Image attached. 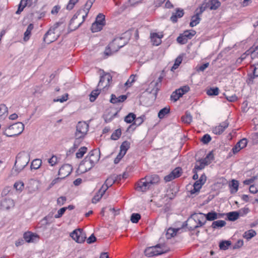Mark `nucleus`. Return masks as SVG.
Wrapping results in <instances>:
<instances>
[{
    "mask_svg": "<svg viewBox=\"0 0 258 258\" xmlns=\"http://www.w3.org/2000/svg\"><path fill=\"white\" fill-rule=\"evenodd\" d=\"M80 18V15H79V16H78L77 18L75 19L74 22H73V23L72 22V20H73V19L74 18V16L73 17V18L71 20L70 23V24H69V28L71 31L75 30L76 29L78 28L82 25V24H79L77 22H79V21H80L81 20Z\"/></svg>",
    "mask_w": 258,
    "mask_h": 258,
    "instance_id": "23",
    "label": "nucleus"
},
{
    "mask_svg": "<svg viewBox=\"0 0 258 258\" xmlns=\"http://www.w3.org/2000/svg\"><path fill=\"white\" fill-rule=\"evenodd\" d=\"M136 118V115L133 113H130L124 118V121L127 123H132Z\"/></svg>",
    "mask_w": 258,
    "mask_h": 258,
    "instance_id": "48",
    "label": "nucleus"
},
{
    "mask_svg": "<svg viewBox=\"0 0 258 258\" xmlns=\"http://www.w3.org/2000/svg\"><path fill=\"white\" fill-rule=\"evenodd\" d=\"M99 94H100V91L99 89H97V90L92 91L90 95V101L91 102L94 101Z\"/></svg>",
    "mask_w": 258,
    "mask_h": 258,
    "instance_id": "45",
    "label": "nucleus"
},
{
    "mask_svg": "<svg viewBox=\"0 0 258 258\" xmlns=\"http://www.w3.org/2000/svg\"><path fill=\"white\" fill-rule=\"evenodd\" d=\"M73 170L72 166L69 164H63L59 169L58 174L64 179L69 176Z\"/></svg>",
    "mask_w": 258,
    "mask_h": 258,
    "instance_id": "14",
    "label": "nucleus"
},
{
    "mask_svg": "<svg viewBox=\"0 0 258 258\" xmlns=\"http://www.w3.org/2000/svg\"><path fill=\"white\" fill-rule=\"evenodd\" d=\"M107 190V187L105 186V185H102L101 187L99 189L97 193H96L95 196L92 199V203H96L98 202L101 199Z\"/></svg>",
    "mask_w": 258,
    "mask_h": 258,
    "instance_id": "20",
    "label": "nucleus"
},
{
    "mask_svg": "<svg viewBox=\"0 0 258 258\" xmlns=\"http://www.w3.org/2000/svg\"><path fill=\"white\" fill-rule=\"evenodd\" d=\"M14 206V202L11 199L5 198L1 203V209L3 210H9Z\"/></svg>",
    "mask_w": 258,
    "mask_h": 258,
    "instance_id": "19",
    "label": "nucleus"
},
{
    "mask_svg": "<svg viewBox=\"0 0 258 258\" xmlns=\"http://www.w3.org/2000/svg\"><path fill=\"white\" fill-rule=\"evenodd\" d=\"M116 181V179L115 178L114 174L111 175L106 179L104 183L102 185H105L107 187L108 189L109 187L111 186Z\"/></svg>",
    "mask_w": 258,
    "mask_h": 258,
    "instance_id": "29",
    "label": "nucleus"
},
{
    "mask_svg": "<svg viewBox=\"0 0 258 258\" xmlns=\"http://www.w3.org/2000/svg\"><path fill=\"white\" fill-rule=\"evenodd\" d=\"M211 141V137L208 134L205 135L201 139V141L205 144L209 143Z\"/></svg>",
    "mask_w": 258,
    "mask_h": 258,
    "instance_id": "62",
    "label": "nucleus"
},
{
    "mask_svg": "<svg viewBox=\"0 0 258 258\" xmlns=\"http://www.w3.org/2000/svg\"><path fill=\"white\" fill-rule=\"evenodd\" d=\"M151 188L150 184L145 177L138 182L136 189L138 191L145 192Z\"/></svg>",
    "mask_w": 258,
    "mask_h": 258,
    "instance_id": "13",
    "label": "nucleus"
},
{
    "mask_svg": "<svg viewBox=\"0 0 258 258\" xmlns=\"http://www.w3.org/2000/svg\"><path fill=\"white\" fill-rule=\"evenodd\" d=\"M256 235V232L254 230L251 229L246 231L244 233L243 237L247 239H250Z\"/></svg>",
    "mask_w": 258,
    "mask_h": 258,
    "instance_id": "41",
    "label": "nucleus"
},
{
    "mask_svg": "<svg viewBox=\"0 0 258 258\" xmlns=\"http://www.w3.org/2000/svg\"><path fill=\"white\" fill-rule=\"evenodd\" d=\"M34 28L33 25L32 24H30L27 28L26 31L24 33V40L25 41H28L30 37L31 31L33 30Z\"/></svg>",
    "mask_w": 258,
    "mask_h": 258,
    "instance_id": "31",
    "label": "nucleus"
},
{
    "mask_svg": "<svg viewBox=\"0 0 258 258\" xmlns=\"http://www.w3.org/2000/svg\"><path fill=\"white\" fill-rule=\"evenodd\" d=\"M189 87L188 86L186 85L182 86L180 87V88L176 89V90L179 93V94H181V96H182L183 95L185 94L186 93L188 92L189 91Z\"/></svg>",
    "mask_w": 258,
    "mask_h": 258,
    "instance_id": "47",
    "label": "nucleus"
},
{
    "mask_svg": "<svg viewBox=\"0 0 258 258\" xmlns=\"http://www.w3.org/2000/svg\"><path fill=\"white\" fill-rule=\"evenodd\" d=\"M130 147V143L127 141H125L122 142L121 146H120V155H125L126 151Z\"/></svg>",
    "mask_w": 258,
    "mask_h": 258,
    "instance_id": "25",
    "label": "nucleus"
},
{
    "mask_svg": "<svg viewBox=\"0 0 258 258\" xmlns=\"http://www.w3.org/2000/svg\"><path fill=\"white\" fill-rule=\"evenodd\" d=\"M89 125L85 122L80 121L76 126L75 138L77 139L83 138L88 131Z\"/></svg>",
    "mask_w": 258,
    "mask_h": 258,
    "instance_id": "8",
    "label": "nucleus"
},
{
    "mask_svg": "<svg viewBox=\"0 0 258 258\" xmlns=\"http://www.w3.org/2000/svg\"><path fill=\"white\" fill-rule=\"evenodd\" d=\"M61 24L59 22L54 24L44 35L43 41L49 44L56 40L60 35L61 30L59 29V26Z\"/></svg>",
    "mask_w": 258,
    "mask_h": 258,
    "instance_id": "2",
    "label": "nucleus"
},
{
    "mask_svg": "<svg viewBox=\"0 0 258 258\" xmlns=\"http://www.w3.org/2000/svg\"><path fill=\"white\" fill-rule=\"evenodd\" d=\"M121 135V131L120 129L116 130L112 134L111 139L112 140H117L119 138Z\"/></svg>",
    "mask_w": 258,
    "mask_h": 258,
    "instance_id": "46",
    "label": "nucleus"
},
{
    "mask_svg": "<svg viewBox=\"0 0 258 258\" xmlns=\"http://www.w3.org/2000/svg\"><path fill=\"white\" fill-rule=\"evenodd\" d=\"M24 0H21L20 3L19 5L18 9L16 12V14H20L24 10V9L26 7V3L23 5V3H24Z\"/></svg>",
    "mask_w": 258,
    "mask_h": 258,
    "instance_id": "59",
    "label": "nucleus"
},
{
    "mask_svg": "<svg viewBox=\"0 0 258 258\" xmlns=\"http://www.w3.org/2000/svg\"><path fill=\"white\" fill-rule=\"evenodd\" d=\"M104 26L102 25V24L97 23L94 22L91 26V30L92 32H96L101 31Z\"/></svg>",
    "mask_w": 258,
    "mask_h": 258,
    "instance_id": "36",
    "label": "nucleus"
},
{
    "mask_svg": "<svg viewBox=\"0 0 258 258\" xmlns=\"http://www.w3.org/2000/svg\"><path fill=\"white\" fill-rule=\"evenodd\" d=\"M226 223L224 220H218L216 221H214L212 224V227L214 229L222 227L226 225Z\"/></svg>",
    "mask_w": 258,
    "mask_h": 258,
    "instance_id": "37",
    "label": "nucleus"
},
{
    "mask_svg": "<svg viewBox=\"0 0 258 258\" xmlns=\"http://www.w3.org/2000/svg\"><path fill=\"white\" fill-rule=\"evenodd\" d=\"M146 179L149 182L151 187L155 184H157L159 182L160 178L158 175L154 174L149 176H145Z\"/></svg>",
    "mask_w": 258,
    "mask_h": 258,
    "instance_id": "21",
    "label": "nucleus"
},
{
    "mask_svg": "<svg viewBox=\"0 0 258 258\" xmlns=\"http://www.w3.org/2000/svg\"><path fill=\"white\" fill-rule=\"evenodd\" d=\"M229 124V123L228 120H225L220 123L218 125L214 127L212 132L215 135H220L228 127Z\"/></svg>",
    "mask_w": 258,
    "mask_h": 258,
    "instance_id": "15",
    "label": "nucleus"
},
{
    "mask_svg": "<svg viewBox=\"0 0 258 258\" xmlns=\"http://www.w3.org/2000/svg\"><path fill=\"white\" fill-rule=\"evenodd\" d=\"M206 223L204 214L202 213L192 214L187 221L186 225L190 230L201 227Z\"/></svg>",
    "mask_w": 258,
    "mask_h": 258,
    "instance_id": "1",
    "label": "nucleus"
},
{
    "mask_svg": "<svg viewBox=\"0 0 258 258\" xmlns=\"http://www.w3.org/2000/svg\"><path fill=\"white\" fill-rule=\"evenodd\" d=\"M24 129V125L21 122H16L6 128H3V134L7 137H11L21 134Z\"/></svg>",
    "mask_w": 258,
    "mask_h": 258,
    "instance_id": "4",
    "label": "nucleus"
},
{
    "mask_svg": "<svg viewBox=\"0 0 258 258\" xmlns=\"http://www.w3.org/2000/svg\"><path fill=\"white\" fill-rule=\"evenodd\" d=\"M97 23L102 24V25H105V16L102 14H99L96 17L95 21Z\"/></svg>",
    "mask_w": 258,
    "mask_h": 258,
    "instance_id": "42",
    "label": "nucleus"
},
{
    "mask_svg": "<svg viewBox=\"0 0 258 258\" xmlns=\"http://www.w3.org/2000/svg\"><path fill=\"white\" fill-rule=\"evenodd\" d=\"M94 165H95L92 163L90 160L86 157L80 164L78 169L81 172L85 173L90 170Z\"/></svg>",
    "mask_w": 258,
    "mask_h": 258,
    "instance_id": "11",
    "label": "nucleus"
},
{
    "mask_svg": "<svg viewBox=\"0 0 258 258\" xmlns=\"http://www.w3.org/2000/svg\"><path fill=\"white\" fill-rule=\"evenodd\" d=\"M240 213L238 212L234 211L227 213L228 219L231 221L236 220L239 217Z\"/></svg>",
    "mask_w": 258,
    "mask_h": 258,
    "instance_id": "30",
    "label": "nucleus"
},
{
    "mask_svg": "<svg viewBox=\"0 0 258 258\" xmlns=\"http://www.w3.org/2000/svg\"><path fill=\"white\" fill-rule=\"evenodd\" d=\"M192 116L188 112H186L185 115L181 117L182 121L187 124H189L192 121Z\"/></svg>",
    "mask_w": 258,
    "mask_h": 258,
    "instance_id": "35",
    "label": "nucleus"
},
{
    "mask_svg": "<svg viewBox=\"0 0 258 258\" xmlns=\"http://www.w3.org/2000/svg\"><path fill=\"white\" fill-rule=\"evenodd\" d=\"M25 240L27 242H33L35 239L38 238V236L36 234L28 232L25 233L23 236Z\"/></svg>",
    "mask_w": 258,
    "mask_h": 258,
    "instance_id": "24",
    "label": "nucleus"
},
{
    "mask_svg": "<svg viewBox=\"0 0 258 258\" xmlns=\"http://www.w3.org/2000/svg\"><path fill=\"white\" fill-rule=\"evenodd\" d=\"M182 61V57L180 56L177 57L175 61L174 64H173V67H172L171 70L173 71L174 70L176 69L178 66L180 65Z\"/></svg>",
    "mask_w": 258,
    "mask_h": 258,
    "instance_id": "57",
    "label": "nucleus"
},
{
    "mask_svg": "<svg viewBox=\"0 0 258 258\" xmlns=\"http://www.w3.org/2000/svg\"><path fill=\"white\" fill-rule=\"evenodd\" d=\"M207 8H208V7L207 5H206L205 1H204L203 4L199 8V11L198 12H197V13L200 15Z\"/></svg>",
    "mask_w": 258,
    "mask_h": 258,
    "instance_id": "63",
    "label": "nucleus"
},
{
    "mask_svg": "<svg viewBox=\"0 0 258 258\" xmlns=\"http://www.w3.org/2000/svg\"><path fill=\"white\" fill-rule=\"evenodd\" d=\"M181 97H182L181 94H179L176 90H175L172 93L170 98L171 100L175 102Z\"/></svg>",
    "mask_w": 258,
    "mask_h": 258,
    "instance_id": "55",
    "label": "nucleus"
},
{
    "mask_svg": "<svg viewBox=\"0 0 258 258\" xmlns=\"http://www.w3.org/2000/svg\"><path fill=\"white\" fill-rule=\"evenodd\" d=\"M95 1V0H88L84 5V8L78 11L74 15V18L72 22H74L75 19L77 18L78 16L80 15V18L81 20L77 22L79 24H82L85 21L86 18L87 17L89 10L91 9L93 4L94 3Z\"/></svg>",
    "mask_w": 258,
    "mask_h": 258,
    "instance_id": "5",
    "label": "nucleus"
},
{
    "mask_svg": "<svg viewBox=\"0 0 258 258\" xmlns=\"http://www.w3.org/2000/svg\"><path fill=\"white\" fill-rule=\"evenodd\" d=\"M170 110V107L167 106L161 109L158 112V117L160 119L163 118L166 115L169 113Z\"/></svg>",
    "mask_w": 258,
    "mask_h": 258,
    "instance_id": "33",
    "label": "nucleus"
},
{
    "mask_svg": "<svg viewBox=\"0 0 258 258\" xmlns=\"http://www.w3.org/2000/svg\"><path fill=\"white\" fill-rule=\"evenodd\" d=\"M200 16V15L199 14L196 13L195 15L191 17V22L189 24L190 27H193L200 23L201 20Z\"/></svg>",
    "mask_w": 258,
    "mask_h": 258,
    "instance_id": "32",
    "label": "nucleus"
},
{
    "mask_svg": "<svg viewBox=\"0 0 258 258\" xmlns=\"http://www.w3.org/2000/svg\"><path fill=\"white\" fill-rule=\"evenodd\" d=\"M151 39L153 45L158 46L161 43V37L156 33L151 34Z\"/></svg>",
    "mask_w": 258,
    "mask_h": 258,
    "instance_id": "27",
    "label": "nucleus"
},
{
    "mask_svg": "<svg viewBox=\"0 0 258 258\" xmlns=\"http://www.w3.org/2000/svg\"><path fill=\"white\" fill-rule=\"evenodd\" d=\"M122 40L121 38H115L108 46L104 51V54L106 55L109 56L112 54L113 53L117 52L119 48L124 46V44H121L119 45V41Z\"/></svg>",
    "mask_w": 258,
    "mask_h": 258,
    "instance_id": "7",
    "label": "nucleus"
},
{
    "mask_svg": "<svg viewBox=\"0 0 258 258\" xmlns=\"http://www.w3.org/2000/svg\"><path fill=\"white\" fill-rule=\"evenodd\" d=\"M24 183L21 181L16 182L14 185V187L16 188V189L20 191H22L24 188Z\"/></svg>",
    "mask_w": 258,
    "mask_h": 258,
    "instance_id": "50",
    "label": "nucleus"
},
{
    "mask_svg": "<svg viewBox=\"0 0 258 258\" xmlns=\"http://www.w3.org/2000/svg\"><path fill=\"white\" fill-rule=\"evenodd\" d=\"M176 40L177 42L180 44H185L188 41L183 33L180 34V35L177 38Z\"/></svg>",
    "mask_w": 258,
    "mask_h": 258,
    "instance_id": "44",
    "label": "nucleus"
},
{
    "mask_svg": "<svg viewBox=\"0 0 258 258\" xmlns=\"http://www.w3.org/2000/svg\"><path fill=\"white\" fill-rule=\"evenodd\" d=\"M141 219V215L138 213H133L131 216V221L133 223H137Z\"/></svg>",
    "mask_w": 258,
    "mask_h": 258,
    "instance_id": "49",
    "label": "nucleus"
},
{
    "mask_svg": "<svg viewBox=\"0 0 258 258\" xmlns=\"http://www.w3.org/2000/svg\"><path fill=\"white\" fill-rule=\"evenodd\" d=\"M205 166L204 164H203L201 162L197 161L194 168L192 170V172L198 171V170H202L205 168Z\"/></svg>",
    "mask_w": 258,
    "mask_h": 258,
    "instance_id": "51",
    "label": "nucleus"
},
{
    "mask_svg": "<svg viewBox=\"0 0 258 258\" xmlns=\"http://www.w3.org/2000/svg\"><path fill=\"white\" fill-rule=\"evenodd\" d=\"M219 89L218 87L211 88L207 91V94L209 96H216L219 94Z\"/></svg>",
    "mask_w": 258,
    "mask_h": 258,
    "instance_id": "40",
    "label": "nucleus"
},
{
    "mask_svg": "<svg viewBox=\"0 0 258 258\" xmlns=\"http://www.w3.org/2000/svg\"><path fill=\"white\" fill-rule=\"evenodd\" d=\"M100 151L97 149L91 151L86 156L92 163L95 165L100 159Z\"/></svg>",
    "mask_w": 258,
    "mask_h": 258,
    "instance_id": "17",
    "label": "nucleus"
},
{
    "mask_svg": "<svg viewBox=\"0 0 258 258\" xmlns=\"http://www.w3.org/2000/svg\"><path fill=\"white\" fill-rule=\"evenodd\" d=\"M136 75H132L128 80L125 83V85L127 86H131L133 83L135 81V78Z\"/></svg>",
    "mask_w": 258,
    "mask_h": 258,
    "instance_id": "61",
    "label": "nucleus"
},
{
    "mask_svg": "<svg viewBox=\"0 0 258 258\" xmlns=\"http://www.w3.org/2000/svg\"><path fill=\"white\" fill-rule=\"evenodd\" d=\"M168 251L164 244H158L155 246L147 247L145 250V255L152 257L155 255H160Z\"/></svg>",
    "mask_w": 258,
    "mask_h": 258,
    "instance_id": "6",
    "label": "nucleus"
},
{
    "mask_svg": "<svg viewBox=\"0 0 258 258\" xmlns=\"http://www.w3.org/2000/svg\"><path fill=\"white\" fill-rule=\"evenodd\" d=\"M41 163L42 162L40 159H34L32 161L31 163V169H37L40 167Z\"/></svg>",
    "mask_w": 258,
    "mask_h": 258,
    "instance_id": "38",
    "label": "nucleus"
},
{
    "mask_svg": "<svg viewBox=\"0 0 258 258\" xmlns=\"http://www.w3.org/2000/svg\"><path fill=\"white\" fill-rule=\"evenodd\" d=\"M182 173V169L180 167L175 168L172 172L171 173L174 175V177L177 178L181 175Z\"/></svg>",
    "mask_w": 258,
    "mask_h": 258,
    "instance_id": "52",
    "label": "nucleus"
},
{
    "mask_svg": "<svg viewBox=\"0 0 258 258\" xmlns=\"http://www.w3.org/2000/svg\"><path fill=\"white\" fill-rule=\"evenodd\" d=\"M66 210H67V208H65L64 207H63V208L60 209L57 211V214L55 215L54 217L55 218H59L61 217Z\"/></svg>",
    "mask_w": 258,
    "mask_h": 258,
    "instance_id": "64",
    "label": "nucleus"
},
{
    "mask_svg": "<svg viewBox=\"0 0 258 258\" xmlns=\"http://www.w3.org/2000/svg\"><path fill=\"white\" fill-rule=\"evenodd\" d=\"M30 161L29 155L28 153L23 151L19 153L15 163L14 169L17 172H20L28 164Z\"/></svg>",
    "mask_w": 258,
    "mask_h": 258,
    "instance_id": "3",
    "label": "nucleus"
},
{
    "mask_svg": "<svg viewBox=\"0 0 258 258\" xmlns=\"http://www.w3.org/2000/svg\"><path fill=\"white\" fill-rule=\"evenodd\" d=\"M163 75H160L156 81H152L149 85V88L147 89V91L150 93H153L156 96L161 85V82L163 80Z\"/></svg>",
    "mask_w": 258,
    "mask_h": 258,
    "instance_id": "9",
    "label": "nucleus"
},
{
    "mask_svg": "<svg viewBox=\"0 0 258 258\" xmlns=\"http://www.w3.org/2000/svg\"><path fill=\"white\" fill-rule=\"evenodd\" d=\"M205 1L208 8L211 10L217 9L221 5L219 0H205Z\"/></svg>",
    "mask_w": 258,
    "mask_h": 258,
    "instance_id": "22",
    "label": "nucleus"
},
{
    "mask_svg": "<svg viewBox=\"0 0 258 258\" xmlns=\"http://www.w3.org/2000/svg\"><path fill=\"white\" fill-rule=\"evenodd\" d=\"M204 215L206 221H213L219 218L218 214L214 211L209 212L207 214H204Z\"/></svg>",
    "mask_w": 258,
    "mask_h": 258,
    "instance_id": "26",
    "label": "nucleus"
},
{
    "mask_svg": "<svg viewBox=\"0 0 258 258\" xmlns=\"http://www.w3.org/2000/svg\"><path fill=\"white\" fill-rule=\"evenodd\" d=\"M8 113L7 107L5 104L0 105V120L5 118Z\"/></svg>",
    "mask_w": 258,
    "mask_h": 258,
    "instance_id": "28",
    "label": "nucleus"
},
{
    "mask_svg": "<svg viewBox=\"0 0 258 258\" xmlns=\"http://www.w3.org/2000/svg\"><path fill=\"white\" fill-rule=\"evenodd\" d=\"M258 70V67H255L253 70V74L251 75V76L248 79V83H251V84L253 83V79L255 78L258 77V72H257V70Z\"/></svg>",
    "mask_w": 258,
    "mask_h": 258,
    "instance_id": "53",
    "label": "nucleus"
},
{
    "mask_svg": "<svg viewBox=\"0 0 258 258\" xmlns=\"http://www.w3.org/2000/svg\"><path fill=\"white\" fill-rule=\"evenodd\" d=\"M239 183L238 181L235 179H232L230 186L233 188L234 191H231L232 192H236L238 190Z\"/></svg>",
    "mask_w": 258,
    "mask_h": 258,
    "instance_id": "58",
    "label": "nucleus"
},
{
    "mask_svg": "<svg viewBox=\"0 0 258 258\" xmlns=\"http://www.w3.org/2000/svg\"><path fill=\"white\" fill-rule=\"evenodd\" d=\"M184 14V13L183 9L177 8L175 9V12L172 13L170 19L173 23H176L177 22L178 18L182 17Z\"/></svg>",
    "mask_w": 258,
    "mask_h": 258,
    "instance_id": "18",
    "label": "nucleus"
},
{
    "mask_svg": "<svg viewBox=\"0 0 258 258\" xmlns=\"http://www.w3.org/2000/svg\"><path fill=\"white\" fill-rule=\"evenodd\" d=\"M78 1V0H70L67 6V9L68 10H72Z\"/></svg>",
    "mask_w": 258,
    "mask_h": 258,
    "instance_id": "60",
    "label": "nucleus"
},
{
    "mask_svg": "<svg viewBox=\"0 0 258 258\" xmlns=\"http://www.w3.org/2000/svg\"><path fill=\"white\" fill-rule=\"evenodd\" d=\"M231 244V242L229 240H224L221 241L219 244V247L222 250H226Z\"/></svg>",
    "mask_w": 258,
    "mask_h": 258,
    "instance_id": "39",
    "label": "nucleus"
},
{
    "mask_svg": "<svg viewBox=\"0 0 258 258\" xmlns=\"http://www.w3.org/2000/svg\"><path fill=\"white\" fill-rule=\"evenodd\" d=\"M206 176L205 174H202L199 179L197 180L194 184V188L190 190L191 194H194L197 192H199L200 189L202 188L203 185L204 184L206 181Z\"/></svg>",
    "mask_w": 258,
    "mask_h": 258,
    "instance_id": "12",
    "label": "nucleus"
},
{
    "mask_svg": "<svg viewBox=\"0 0 258 258\" xmlns=\"http://www.w3.org/2000/svg\"><path fill=\"white\" fill-rule=\"evenodd\" d=\"M70 236L77 242L80 243L84 242L86 239V234L81 229L74 230L70 234Z\"/></svg>",
    "mask_w": 258,
    "mask_h": 258,
    "instance_id": "10",
    "label": "nucleus"
},
{
    "mask_svg": "<svg viewBox=\"0 0 258 258\" xmlns=\"http://www.w3.org/2000/svg\"><path fill=\"white\" fill-rule=\"evenodd\" d=\"M58 162V159L56 156L53 155L50 159H48V162L49 164L53 166L56 164Z\"/></svg>",
    "mask_w": 258,
    "mask_h": 258,
    "instance_id": "56",
    "label": "nucleus"
},
{
    "mask_svg": "<svg viewBox=\"0 0 258 258\" xmlns=\"http://www.w3.org/2000/svg\"><path fill=\"white\" fill-rule=\"evenodd\" d=\"M112 80V77L109 74H105L101 76L98 87H103V88L108 87L109 86L110 81Z\"/></svg>",
    "mask_w": 258,
    "mask_h": 258,
    "instance_id": "16",
    "label": "nucleus"
},
{
    "mask_svg": "<svg viewBox=\"0 0 258 258\" xmlns=\"http://www.w3.org/2000/svg\"><path fill=\"white\" fill-rule=\"evenodd\" d=\"M183 34L188 40L190 39L196 34V32L194 30L185 31L183 32Z\"/></svg>",
    "mask_w": 258,
    "mask_h": 258,
    "instance_id": "54",
    "label": "nucleus"
},
{
    "mask_svg": "<svg viewBox=\"0 0 258 258\" xmlns=\"http://www.w3.org/2000/svg\"><path fill=\"white\" fill-rule=\"evenodd\" d=\"M87 148L85 147L80 148L78 152L76 153V157L77 158H81L86 153Z\"/></svg>",
    "mask_w": 258,
    "mask_h": 258,
    "instance_id": "43",
    "label": "nucleus"
},
{
    "mask_svg": "<svg viewBox=\"0 0 258 258\" xmlns=\"http://www.w3.org/2000/svg\"><path fill=\"white\" fill-rule=\"evenodd\" d=\"M179 230V229H174L170 228H169L166 232V237L167 238L169 239L172 237H174L176 235L177 231Z\"/></svg>",
    "mask_w": 258,
    "mask_h": 258,
    "instance_id": "34",
    "label": "nucleus"
}]
</instances>
